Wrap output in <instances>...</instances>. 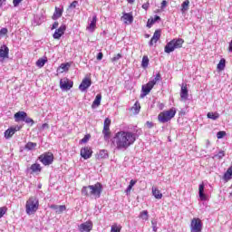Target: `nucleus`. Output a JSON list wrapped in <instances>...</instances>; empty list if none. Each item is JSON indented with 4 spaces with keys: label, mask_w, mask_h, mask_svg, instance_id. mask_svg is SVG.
<instances>
[{
    "label": "nucleus",
    "mask_w": 232,
    "mask_h": 232,
    "mask_svg": "<svg viewBox=\"0 0 232 232\" xmlns=\"http://www.w3.org/2000/svg\"><path fill=\"white\" fill-rule=\"evenodd\" d=\"M102 100V95L97 94L95 97V100L92 102V108H93V106H101Z\"/></svg>",
    "instance_id": "obj_32"
},
{
    "label": "nucleus",
    "mask_w": 232,
    "mask_h": 232,
    "mask_svg": "<svg viewBox=\"0 0 232 232\" xmlns=\"http://www.w3.org/2000/svg\"><path fill=\"white\" fill-rule=\"evenodd\" d=\"M206 144H207V148H208L209 144H211V142L209 141V140H207Z\"/></svg>",
    "instance_id": "obj_64"
},
{
    "label": "nucleus",
    "mask_w": 232,
    "mask_h": 232,
    "mask_svg": "<svg viewBox=\"0 0 232 232\" xmlns=\"http://www.w3.org/2000/svg\"><path fill=\"white\" fill-rule=\"evenodd\" d=\"M90 86H92V80L90 78H84L79 85V90L81 92H86Z\"/></svg>",
    "instance_id": "obj_13"
},
{
    "label": "nucleus",
    "mask_w": 232,
    "mask_h": 232,
    "mask_svg": "<svg viewBox=\"0 0 232 232\" xmlns=\"http://www.w3.org/2000/svg\"><path fill=\"white\" fill-rule=\"evenodd\" d=\"M64 12V7L61 5L60 7L54 8V13L53 14V21H57V19H61L63 17V13Z\"/></svg>",
    "instance_id": "obj_17"
},
{
    "label": "nucleus",
    "mask_w": 232,
    "mask_h": 232,
    "mask_svg": "<svg viewBox=\"0 0 232 232\" xmlns=\"http://www.w3.org/2000/svg\"><path fill=\"white\" fill-rule=\"evenodd\" d=\"M48 128H49L48 123H44V124L42 125V130H46V129H48Z\"/></svg>",
    "instance_id": "obj_59"
},
{
    "label": "nucleus",
    "mask_w": 232,
    "mask_h": 232,
    "mask_svg": "<svg viewBox=\"0 0 232 232\" xmlns=\"http://www.w3.org/2000/svg\"><path fill=\"white\" fill-rule=\"evenodd\" d=\"M102 193V184L101 182H97L94 185H89L82 187V195L83 197H89L90 198H101V195Z\"/></svg>",
    "instance_id": "obj_2"
},
{
    "label": "nucleus",
    "mask_w": 232,
    "mask_h": 232,
    "mask_svg": "<svg viewBox=\"0 0 232 232\" xmlns=\"http://www.w3.org/2000/svg\"><path fill=\"white\" fill-rule=\"evenodd\" d=\"M188 85H181V90H180V99L182 101H188Z\"/></svg>",
    "instance_id": "obj_22"
},
{
    "label": "nucleus",
    "mask_w": 232,
    "mask_h": 232,
    "mask_svg": "<svg viewBox=\"0 0 232 232\" xmlns=\"http://www.w3.org/2000/svg\"><path fill=\"white\" fill-rule=\"evenodd\" d=\"M92 154L93 150H92V148L90 147L82 148L80 151L81 157H82V159H84L85 160H88V159H92Z\"/></svg>",
    "instance_id": "obj_10"
},
{
    "label": "nucleus",
    "mask_w": 232,
    "mask_h": 232,
    "mask_svg": "<svg viewBox=\"0 0 232 232\" xmlns=\"http://www.w3.org/2000/svg\"><path fill=\"white\" fill-rule=\"evenodd\" d=\"M226 68V59L222 58L219 63H218V70L222 72Z\"/></svg>",
    "instance_id": "obj_34"
},
{
    "label": "nucleus",
    "mask_w": 232,
    "mask_h": 232,
    "mask_svg": "<svg viewBox=\"0 0 232 232\" xmlns=\"http://www.w3.org/2000/svg\"><path fill=\"white\" fill-rule=\"evenodd\" d=\"M148 84H149V86H150V87L153 88V86H155V84H157V82H156L154 79H152V80H150V81L148 82Z\"/></svg>",
    "instance_id": "obj_52"
},
{
    "label": "nucleus",
    "mask_w": 232,
    "mask_h": 232,
    "mask_svg": "<svg viewBox=\"0 0 232 232\" xmlns=\"http://www.w3.org/2000/svg\"><path fill=\"white\" fill-rule=\"evenodd\" d=\"M177 115V109L171 108L169 111H163L158 115V121L161 124H166V122H169L173 117Z\"/></svg>",
    "instance_id": "obj_4"
},
{
    "label": "nucleus",
    "mask_w": 232,
    "mask_h": 232,
    "mask_svg": "<svg viewBox=\"0 0 232 232\" xmlns=\"http://www.w3.org/2000/svg\"><path fill=\"white\" fill-rule=\"evenodd\" d=\"M204 189H205L204 183L199 184L198 195H199L200 200H208V196L204 193Z\"/></svg>",
    "instance_id": "obj_24"
},
{
    "label": "nucleus",
    "mask_w": 232,
    "mask_h": 232,
    "mask_svg": "<svg viewBox=\"0 0 232 232\" xmlns=\"http://www.w3.org/2000/svg\"><path fill=\"white\" fill-rule=\"evenodd\" d=\"M90 140V134L85 135L82 140L81 142L82 144H86V142H88Z\"/></svg>",
    "instance_id": "obj_45"
},
{
    "label": "nucleus",
    "mask_w": 232,
    "mask_h": 232,
    "mask_svg": "<svg viewBox=\"0 0 232 232\" xmlns=\"http://www.w3.org/2000/svg\"><path fill=\"white\" fill-rule=\"evenodd\" d=\"M78 229L80 232H90L92 229H93V223L92 221L82 223L78 227Z\"/></svg>",
    "instance_id": "obj_11"
},
{
    "label": "nucleus",
    "mask_w": 232,
    "mask_h": 232,
    "mask_svg": "<svg viewBox=\"0 0 232 232\" xmlns=\"http://www.w3.org/2000/svg\"><path fill=\"white\" fill-rule=\"evenodd\" d=\"M39 209V199L35 197H31L25 204V213L27 215H34Z\"/></svg>",
    "instance_id": "obj_3"
},
{
    "label": "nucleus",
    "mask_w": 232,
    "mask_h": 232,
    "mask_svg": "<svg viewBox=\"0 0 232 232\" xmlns=\"http://www.w3.org/2000/svg\"><path fill=\"white\" fill-rule=\"evenodd\" d=\"M137 184V180L131 179L130 181L129 187L133 188Z\"/></svg>",
    "instance_id": "obj_55"
},
{
    "label": "nucleus",
    "mask_w": 232,
    "mask_h": 232,
    "mask_svg": "<svg viewBox=\"0 0 232 232\" xmlns=\"http://www.w3.org/2000/svg\"><path fill=\"white\" fill-rule=\"evenodd\" d=\"M23 3V0H13V5L14 7H17L18 5H21Z\"/></svg>",
    "instance_id": "obj_51"
},
{
    "label": "nucleus",
    "mask_w": 232,
    "mask_h": 232,
    "mask_svg": "<svg viewBox=\"0 0 232 232\" xmlns=\"http://www.w3.org/2000/svg\"><path fill=\"white\" fill-rule=\"evenodd\" d=\"M19 130H21V128H19V127H11V128L7 129L5 131V138L12 139V137H14V135H15V131H19Z\"/></svg>",
    "instance_id": "obj_16"
},
{
    "label": "nucleus",
    "mask_w": 232,
    "mask_h": 232,
    "mask_svg": "<svg viewBox=\"0 0 232 232\" xmlns=\"http://www.w3.org/2000/svg\"><path fill=\"white\" fill-rule=\"evenodd\" d=\"M111 125V120L106 118L103 122L102 135L106 142H110V137H111V131H110V126Z\"/></svg>",
    "instance_id": "obj_6"
},
{
    "label": "nucleus",
    "mask_w": 232,
    "mask_h": 232,
    "mask_svg": "<svg viewBox=\"0 0 232 232\" xmlns=\"http://www.w3.org/2000/svg\"><path fill=\"white\" fill-rule=\"evenodd\" d=\"M224 137H226V131L224 130H220L217 133V138L218 139H224Z\"/></svg>",
    "instance_id": "obj_44"
},
{
    "label": "nucleus",
    "mask_w": 232,
    "mask_h": 232,
    "mask_svg": "<svg viewBox=\"0 0 232 232\" xmlns=\"http://www.w3.org/2000/svg\"><path fill=\"white\" fill-rule=\"evenodd\" d=\"M6 207H1L0 208V218H3V217H5V215L6 214Z\"/></svg>",
    "instance_id": "obj_43"
},
{
    "label": "nucleus",
    "mask_w": 232,
    "mask_h": 232,
    "mask_svg": "<svg viewBox=\"0 0 232 232\" xmlns=\"http://www.w3.org/2000/svg\"><path fill=\"white\" fill-rule=\"evenodd\" d=\"M64 32H66V24H62L54 31V34H53V39H61V37L64 35Z\"/></svg>",
    "instance_id": "obj_12"
},
{
    "label": "nucleus",
    "mask_w": 232,
    "mask_h": 232,
    "mask_svg": "<svg viewBox=\"0 0 232 232\" xmlns=\"http://www.w3.org/2000/svg\"><path fill=\"white\" fill-rule=\"evenodd\" d=\"M139 139L137 132L131 130H120L116 132L111 140V144L119 151H126L130 146L135 144V140Z\"/></svg>",
    "instance_id": "obj_1"
},
{
    "label": "nucleus",
    "mask_w": 232,
    "mask_h": 232,
    "mask_svg": "<svg viewBox=\"0 0 232 232\" xmlns=\"http://www.w3.org/2000/svg\"><path fill=\"white\" fill-rule=\"evenodd\" d=\"M202 220L194 218L190 222V232H202Z\"/></svg>",
    "instance_id": "obj_8"
},
{
    "label": "nucleus",
    "mask_w": 232,
    "mask_h": 232,
    "mask_svg": "<svg viewBox=\"0 0 232 232\" xmlns=\"http://www.w3.org/2000/svg\"><path fill=\"white\" fill-rule=\"evenodd\" d=\"M121 229H122V227L117 226V225H113L111 227V232H121Z\"/></svg>",
    "instance_id": "obj_38"
},
{
    "label": "nucleus",
    "mask_w": 232,
    "mask_h": 232,
    "mask_svg": "<svg viewBox=\"0 0 232 232\" xmlns=\"http://www.w3.org/2000/svg\"><path fill=\"white\" fill-rule=\"evenodd\" d=\"M231 179H232V166L228 168L227 170L225 172L223 176V180H225V182H228V180H231Z\"/></svg>",
    "instance_id": "obj_28"
},
{
    "label": "nucleus",
    "mask_w": 232,
    "mask_h": 232,
    "mask_svg": "<svg viewBox=\"0 0 232 232\" xmlns=\"http://www.w3.org/2000/svg\"><path fill=\"white\" fill-rule=\"evenodd\" d=\"M97 159H108V150H102L98 153Z\"/></svg>",
    "instance_id": "obj_33"
},
{
    "label": "nucleus",
    "mask_w": 232,
    "mask_h": 232,
    "mask_svg": "<svg viewBox=\"0 0 232 232\" xmlns=\"http://www.w3.org/2000/svg\"><path fill=\"white\" fill-rule=\"evenodd\" d=\"M132 188H133L132 187L128 186L127 188H126V190H125L126 193H130Z\"/></svg>",
    "instance_id": "obj_61"
},
{
    "label": "nucleus",
    "mask_w": 232,
    "mask_h": 232,
    "mask_svg": "<svg viewBox=\"0 0 232 232\" xmlns=\"http://www.w3.org/2000/svg\"><path fill=\"white\" fill-rule=\"evenodd\" d=\"M153 90V87L150 85V83H147L146 85H142L141 87V93H140V98L144 99L146 95L150 93Z\"/></svg>",
    "instance_id": "obj_21"
},
{
    "label": "nucleus",
    "mask_w": 232,
    "mask_h": 232,
    "mask_svg": "<svg viewBox=\"0 0 232 232\" xmlns=\"http://www.w3.org/2000/svg\"><path fill=\"white\" fill-rule=\"evenodd\" d=\"M8 34V29L4 27L0 30V35H6Z\"/></svg>",
    "instance_id": "obj_49"
},
{
    "label": "nucleus",
    "mask_w": 232,
    "mask_h": 232,
    "mask_svg": "<svg viewBox=\"0 0 232 232\" xmlns=\"http://www.w3.org/2000/svg\"><path fill=\"white\" fill-rule=\"evenodd\" d=\"M77 5H79V2L77 0H74L70 5L69 8L73 9L77 8Z\"/></svg>",
    "instance_id": "obj_48"
},
{
    "label": "nucleus",
    "mask_w": 232,
    "mask_h": 232,
    "mask_svg": "<svg viewBox=\"0 0 232 232\" xmlns=\"http://www.w3.org/2000/svg\"><path fill=\"white\" fill-rule=\"evenodd\" d=\"M36 148H37L36 142L29 141L24 145V150H25V151H35Z\"/></svg>",
    "instance_id": "obj_25"
},
{
    "label": "nucleus",
    "mask_w": 232,
    "mask_h": 232,
    "mask_svg": "<svg viewBox=\"0 0 232 232\" xmlns=\"http://www.w3.org/2000/svg\"><path fill=\"white\" fill-rule=\"evenodd\" d=\"M226 157V152L224 150H220L218 154L214 155L212 159H218L220 160V159H224Z\"/></svg>",
    "instance_id": "obj_37"
},
{
    "label": "nucleus",
    "mask_w": 232,
    "mask_h": 232,
    "mask_svg": "<svg viewBox=\"0 0 232 232\" xmlns=\"http://www.w3.org/2000/svg\"><path fill=\"white\" fill-rule=\"evenodd\" d=\"M102 57H103L102 53H99L97 54V60H98V61H102Z\"/></svg>",
    "instance_id": "obj_56"
},
{
    "label": "nucleus",
    "mask_w": 232,
    "mask_h": 232,
    "mask_svg": "<svg viewBox=\"0 0 232 232\" xmlns=\"http://www.w3.org/2000/svg\"><path fill=\"white\" fill-rule=\"evenodd\" d=\"M3 3H6V0H0V8L3 6Z\"/></svg>",
    "instance_id": "obj_63"
},
{
    "label": "nucleus",
    "mask_w": 232,
    "mask_h": 232,
    "mask_svg": "<svg viewBox=\"0 0 232 232\" xmlns=\"http://www.w3.org/2000/svg\"><path fill=\"white\" fill-rule=\"evenodd\" d=\"M28 117L25 111H18L14 114L15 122H24V120Z\"/></svg>",
    "instance_id": "obj_18"
},
{
    "label": "nucleus",
    "mask_w": 232,
    "mask_h": 232,
    "mask_svg": "<svg viewBox=\"0 0 232 232\" xmlns=\"http://www.w3.org/2000/svg\"><path fill=\"white\" fill-rule=\"evenodd\" d=\"M152 19L154 20L155 23H157L158 21H160V16L155 15Z\"/></svg>",
    "instance_id": "obj_58"
},
{
    "label": "nucleus",
    "mask_w": 232,
    "mask_h": 232,
    "mask_svg": "<svg viewBox=\"0 0 232 232\" xmlns=\"http://www.w3.org/2000/svg\"><path fill=\"white\" fill-rule=\"evenodd\" d=\"M153 24H155L153 18H150L147 22V27L151 28V26H153Z\"/></svg>",
    "instance_id": "obj_47"
},
{
    "label": "nucleus",
    "mask_w": 232,
    "mask_h": 232,
    "mask_svg": "<svg viewBox=\"0 0 232 232\" xmlns=\"http://www.w3.org/2000/svg\"><path fill=\"white\" fill-rule=\"evenodd\" d=\"M167 6H168V1L163 0L160 5L161 10H164Z\"/></svg>",
    "instance_id": "obj_50"
},
{
    "label": "nucleus",
    "mask_w": 232,
    "mask_h": 232,
    "mask_svg": "<svg viewBox=\"0 0 232 232\" xmlns=\"http://www.w3.org/2000/svg\"><path fill=\"white\" fill-rule=\"evenodd\" d=\"M39 160L44 166H50L53 163V153L46 152L39 156Z\"/></svg>",
    "instance_id": "obj_7"
},
{
    "label": "nucleus",
    "mask_w": 232,
    "mask_h": 232,
    "mask_svg": "<svg viewBox=\"0 0 232 232\" xmlns=\"http://www.w3.org/2000/svg\"><path fill=\"white\" fill-rule=\"evenodd\" d=\"M59 27V22H54L52 25L51 30H56Z\"/></svg>",
    "instance_id": "obj_53"
},
{
    "label": "nucleus",
    "mask_w": 232,
    "mask_h": 232,
    "mask_svg": "<svg viewBox=\"0 0 232 232\" xmlns=\"http://www.w3.org/2000/svg\"><path fill=\"white\" fill-rule=\"evenodd\" d=\"M51 209H53L55 213L58 215H61V213H63V211H66V206L64 205H52Z\"/></svg>",
    "instance_id": "obj_23"
},
{
    "label": "nucleus",
    "mask_w": 232,
    "mask_h": 232,
    "mask_svg": "<svg viewBox=\"0 0 232 232\" xmlns=\"http://www.w3.org/2000/svg\"><path fill=\"white\" fill-rule=\"evenodd\" d=\"M157 224H158V222H157L156 219H152V220H151L152 230H153L154 232H157L158 229H159V227H157Z\"/></svg>",
    "instance_id": "obj_41"
},
{
    "label": "nucleus",
    "mask_w": 232,
    "mask_h": 232,
    "mask_svg": "<svg viewBox=\"0 0 232 232\" xmlns=\"http://www.w3.org/2000/svg\"><path fill=\"white\" fill-rule=\"evenodd\" d=\"M155 78H156L158 81H160V79H161L160 72H158V73L156 74Z\"/></svg>",
    "instance_id": "obj_60"
},
{
    "label": "nucleus",
    "mask_w": 232,
    "mask_h": 232,
    "mask_svg": "<svg viewBox=\"0 0 232 232\" xmlns=\"http://www.w3.org/2000/svg\"><path fill=\"white\" fill-rule=\"evenodd\" d=\"M160 35H161L160 29L156 30L149 43L150 46H153V44H155L159 41V39H160Z\"/></svg>",
    "instance_id": "obj_20"
},
{
    "label": "nucleus",
    "mask_w": 232,
    "mask_h": 232,
    "mask_svg": "<svg viewBox=\"0 0 232 232\" xmlns=\"http://www.w3.org/2000/svg\"><path fill=\"white\" fill-rule=\"evenodd\" d=\"M96 28H97V15L94 14L89 25L86 27V30H88V32H90L91 34H93Z\"/></svg>",
    "instance_id": "obj_15"
},
{
    "label": "nucleus",
    "mask_w": 232,
    "mask_h": 232,
    "mask_svg": "<svg viewBox=\"0 0 232 232\" xmlns=\"http://www.w3.org/2000/svg\"><path fill=\"white\" fill-rule=\"evenodd\" d=\"M141 7L143 10H148V8H150V2L143 4Z\"/></svg>",
    "instance_id": "obj_54"
},
{
    "label": "nucleus",
    "mask_w": 232,
    "mask_h": 232,
    "mask_svg": "<svg viewBox=\"0 0 232 232\" xmlns=\"http://www.w3.org/2000/svg\"><path fill=\"white\" fill-rule=\"evenodd\" d=\"M60 68H62L63 72H68V70H70V63H62Z\"/></svg>",
    "instance_id": "obj_39"
},
{
    "label": "nucleus",
    "mask_w": 232,
    "mask_h": 232,
    "mask_svg": "<svg viewBox=\"0 0 232 232\" xmlns=\"http://www.w3.org/2000/svg\"><path fill=\"white\" fill-rule=\"evenodd\" d=\"M121 58H122V54L118 53L114 57H112L111 61L112 63H117V61H119V59H121Z\"/></svg>",
    "instance_id": "obj_46"
},
{
    "label": "nucleus",
    "mask_w": 232,
    "mask_h": 232,
    "mask_svg": "<svg viewBox=\"0 0 232 232\" xmlns=\"http://www.w3.org/2000/svg\"><path fill=\"white\" fill-rule=\"evenodd\" d=\"M151 191L154 198H157V200L162 198V193H160V190L157 187H152Z\"/></svg>",
    "instance_id": "obj_27"
},
{
    "label": "nucleus",
    "mask_w": 232,
    "mask_h": 232,
    "mask_svg": "<svg viewBox=\"0 0 232 232\" xmlns=\"http://www.w3.org/2000/svg\"><path fill=\"white\" fill-rule=\"evenodd\" d=\"M182 44H184L182 38L173 39L165 45L164 52L165 53H171V52L182 48Z\"/></svg>",
    "instance_id": "obj_5"
},
{
    "label": "nucleus",
    "mask_w": 232,
    "mask_h": 232,
    "mask_svg": "<svg viewBox=\"0 0 232 232\" xmlns=\"http://www.w3.org/2000/svg\"><path fill=\"white\" fill-rule=\"evenodd\" d=\"M48 63V58L44 56V58H39L36 61V66L38 68H43Z\"/></svg>",
    "instance_id": "obj_29"
},
{
    "label": "nucleus",
    "mask_w": 232,
    "mask_h": 232,
    "mask_svg": "<svg viewBox=\"0 0 232 232\" xmlns=\"http://www.w3.org/2000/svg\"><path fill=\"white\" fill-rule=\"evenodd\" d=\"M24 122H25L26 124H31V126L34 124V120L28 116H25V120H24Z\"/></svg>",
    "instance_id": "obj_42"
},
{
    "label": "nucleus",
    "mask_w": 232,
    "mask_h": 232,
    "mask_svg": "<svg viewBox=\"0 0 232 232\" xmlns=\"http://www.w3.org/2000/svg\"><path fill=\"white\" fill-rule=\"evenodd\" d=\"M189 10V0H185L181 5V13L186 14Z\"/></svg>",
    "instance_id": "obj_30"
},
{
    "label": "nucleus",
    "mask_w": 232,
    "mask_h": 232,
    "mask_svg": "<svg viewBox=\"0 0 232 232\" xmlns=\"http://www.w3.org/2000/svg\"><path fill=\"white\" fill-rule=\"evenodd\" d=\"M146 124H147V127H148V128H150V129L153 128V122H151V121H147Z\"/></svg>",
    "instance_id": "obj_57"
},
{
    "label": "nucleus",
    "mask_w": 232,
    "mask_h": 232,
    "mask_svg": "<svg viewBox=\"0 0 232 232\" xmlns=\"http://www.w3.org/2000/svg\"><path fill=\"white\" fill-rule=\"evenodd\" d=\"M228 52H230L232 53V40L229 43V46H228Z\"/></svg>",
    "instance_id": "obj_62"
},
{
    "label": "nucleus",
    "mask_w": 232,
    "mask_h": 232,
    "mask_svg": "<svg viewBox=\"0 0 232 232\" xmlns=\"http://www.w3.org/2000/svg\"><path fill=\"white\" fill-rule=\"evenodd\" d=\"M26 171L27 173H30V175H34V173H41V171H43V168H41V164L34 163Z\"/></svg>",
    "instance_id": "obj_14"
},
{
    "label": "nucleus",
    "mask_w": 232,
    "mask_h": 232,
    "mask_svg": "<svg viewBox=\"0 0 232 232\" xmlns=\"http://www.w3.org/2000/svg\"><path fill=\"white\" fill-rule=\"evenodd\" d=\"M207 117L212 121H217V119L220 118V114L218 112H208Z\"/></svg>",
    "instance_id": "obj_31"
},
{
    "label": "nucleus",
    "mask_w": 232,
    "mask_h": 232,
    "mask_svg": "<svg viewBox=\"0 0 232 232\" xmlns=\"http://www.w3.org/2000/svg\"><path fill=\"white\" fill-rule=\"evenodd\" d=\"M10 49L5 44L0 47V59H8Z\"/></svg>",
    "instance_id": "obj_19"
},
{
    "label": "nucleus",
    "mask_w": 232,
    "mask_h": 232,
    "mask_svg": "<svg viewBox=\"0 0 232 232\" xmlns=\"http://www.w3.org/2000/svg\"><path fill=\"white\" fill-rule=\"evenodd\" d=\"M132 110H134L135 113H139L140 111V104L136 102L134 106L132 107Z\"/></svg>",
    "instance_id": "obj_40"
},
{
    "label": "nucleus",
    "mask_w": 232,
    "mask_h": 232,
    "mask_svg": "<svg viewBox=\"0 0 232 232\" xmlns=\"http://www.w3.org/2000/svg\"><path fill=\"white\" fill-rule=\"evenodd\" d=\"M149 64H150V58H148V56H143L141 61L142 68H148Z\"/></svg>",
    "instance_id": "obj_36"
},
{
    "label": "nucleus",
    "mask_w": 232,
    "mask_h": 232,
    "mask_svg": "<svg viewBox=\"0 0 232 232\" xmlns=\"http://www.w3.org/2000/svg\"><path fill=\"white\" fill-rule=\"evenodd\" d=\"M61 90L68 91L73 88V82H70L68 78H63L60 80Z\"/></svg>",
    "instance_id": "obj_9"
},
{
    "label": "nucleus",
    "mask_w": 232,
    "mask_h": 232,
    "mask_svg": "<svg viewBox=\"0 0 232 232\" xmlns=\"http://www.w3.org/2000/svg\"><path fill=\"white\" fill-rule=\"evenodd\" d=\"M140 218L141 220H148L150 218V214L148 213V210H143L140 213Z\"/></svg>",
    "instance_id": "obj_35"
},
{
    "label": "nucleus",
    "mask_w": 232,
    "mask_h": 232,
    "mask_svg": "<svg viewBox=\"0 0 232 232\" xmlns=\"http://www.w3.org/2000/svg\"><path fill=\"white\" fill-rule=\"evenodd\" d=\"M122 19L126 24L133 23V14L130 13L123 14Z\"/></svg>",
    "instance_id": "obj_26"
}]
</instances>
